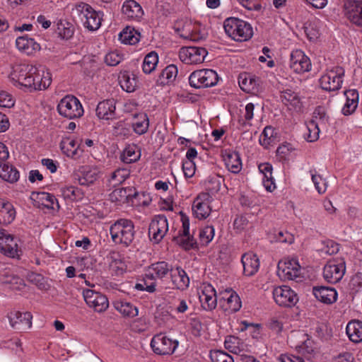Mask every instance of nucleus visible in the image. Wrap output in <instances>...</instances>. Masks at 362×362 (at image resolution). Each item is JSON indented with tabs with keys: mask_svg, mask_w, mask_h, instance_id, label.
Masks as SVG:
<instances>
[{
	"mask_svg": "<svg viewBox=\"0 0 362 362\" xmlns=\"http://www.w3.org/2000/svg\"><path fill=\"white\" fill-rule=\"evenodd\" d=\"M83 296L87 305L95 312H104L109 307L107 298L100 292L91 289H85L83 291Z\"/></svg>",
	"mask_w": 362,
	"mask_h": 362,
	"instance_id": "13",
	"label": "nucleus"
},
{
	"mask_svg": "<svg viewBox=\"0 0 362 362\" xmlns=\"http://www.w3.org/2000/svg\"><path fill=\"white\" fill-rule=\"evenodd\" d=\"M110 269L115 272L116 275L123 274L128 268L129 262L118 252L112 251L107 256Z\"/></svg>",
	"mask_w": 362,
	"mask_h": 362,
	"instance_id": "26",
	"label": "nucleus"
},
{
	"mask_svg": "<svg viewBox=\"0 0 362 362\" xmlns=\"http://www.w3.org/2000/svg\"><path fill=\"white\" fill-rule=\"evenodd\" d=\"M0 252L11 257L18 255L17 240L4 229L0 235Z\"/></svg>",
	"mask_w": 362,
	"mask_h": 362,
	"instance_id": "24",
	"label": "nucleus"
},
{
	"mask_svg": "<svg viewBox=\"0 0 362 362\" xmlns=\"http://www.w3.org/2000/svg\"><path fill=\"white\" fill-rule=\"evenodd\" d=\"M137 196H139V194H132L130 188H118L110 194V200L117 204H122L127 203L131 197H136Z\"/></svg>",
	"mask_w": 362,
	"mask_h": 362,
	"instance_id": "39",
	"label": "nucleus"
},
{
	"mask_svg": "<svg viewBox=\"0 0 362 362\" xmlns=\"http://www.w3.org/2000/svg\"><path fill=\"white\" fill-rule=\"evenodd\" d=\"M1 281L4 284L9 285V288L14 291H21L25 286L23 279L12 274H4L1 276Z\"/></svg>",
	"mask_w": 362,
	"mask_h": 362,
	"instance_id": "48",
	"label": "nucleus"
},
{
	"mask_svg": "<svg viewBox=\"0 0 362 362\" xmlns=\"http://www.w3.org/2000/svg\"><path fill=\"white\" fill-rule=\"evenodd\" d=\"M110 231L112 240L116 244L129 246L134 239V225L129 219L117 220L110 226Z\"/></svg>",
	"mask_w": 362,
	"mask_h": 362,
	"instance_id": "1",
	"label": "nucleus"
},
{
	"mask_svg": "<svg viewBox=\"0 0 362 362\" xmlns=\"http://www.w3.org/2000/svg\"><path fill=\"white\" fill-rule=\"evenodd\" d=\"M223 159L226 168L233 173H238L242 169V161L240 155L235 151H225Z\"/></svg>",
	"mask_w": 362,
	"mask_h": 362,
	"instance_id": "33",
	"label": "nucleus"
},
{
	"mask_svg": "<svg viewBox=\"0 0 362 362\" xmlns=\"http://www.w3.org/2000/svg\"><path fill=\"white\" fill-rule=\"evenodd\" d=\"M345 271V262L343 259H332L325 265L323 277L328 283L336 284L343 278Z\"/></svg>",
	"mask_w": 362,
	"mask_h": 362,
	"instance_id": "11",
	"label": "nucleus"
},
{
	"mask_svg": "<svg viewBox=\"0 0 362 362\" xmlns=\"http://www.w3.org/2000/svg\"><path fill=\"white\" fill-rule=\"evenodd\" d=\"M122 11L127 18L133 20L139 19L144 14L141 6L134 0H126L122 5Z\"/></svg>",
	"mask_w": 362,
	"mask_h": 362,
	"instance_id": "35",
	"label": "nucleus"
},
{
	"mask_svg": "<svg viewBox=\"0 0 362 362\" xmlns=\"http://www.w3.org/2000/svg\"><path fill=\"white\" fill-rule=\"evenodd\" d=\"M209 356L212 362H234L233 357L223 351H211Z\"/></svg>",
	"mask_w": 362,
	"mask_h": 362,
	"instance_id": "64",
	"label": "nucleus"
},
{
	"mask_svg": "<svg viewBox=\"0 0 362 362\" xmlns=\"http://www.w3.org/2000/svg\"><path fill=\"white\" fill-rule=\"evenodd\" d=\"M300 266L296 259H284L279 262L277 276L282 280H293L300 274Z\"/></svg>",
	"mask_w": 362,
	"mask_h": 362,
	"instance_id": "12",
	"label": "nucleus"
},
{
	"mask_svg": "<svg viewBox=\"0 0 362 362\" xmlns=\"http://www.w3.org/2000/svg\"><path fill=\"white\" fill-rule=\"evenodd\" d=\"M218 303L220 308L229 314L238 312L242 307L239 296L230 288L219 291Z\"/></svg>",
	"mask_w": 362,
	"mask_h": 362,
	"instance_id": "9",
	"label": "nucleus"
},
{
	"mask_svg": "<svg viewBox=\"0 0 362 362\" xmlns=\"http://www.w3.org/2000/svg\"><path fill=\"white\" fill-rule=\"evenodd\" d=\"M36 66L30 64H16L11 66L8 78L18 87L30 85V76L35 74Z\"/></svg>",
	"mask_w": 362,
	"mask_h": 362,
	"instance_id": "6",
	"label": "nucleus"
},
{
	"mask_svg": "<svg viewBox=\"0 0 362 362\" xmlns=\"http://www.w3.org/2000/svg\"><path fill=\"white\" fill-rule=\"evenodd\" d=\"M119 39L123 44L135 45L139 41L140 33L133 28L127 27L119 33Z\"/></svg>",
	"mask_w": 362,
	"mask_h": 362,
	"instance_id": "47",
	"label": "nucleus"
},
{
	"mask_svg": "<svg viewBox=\"0 0 362 362\" xmlns=\"http://www.w3.org/2000/svg\"><path fill=\"white\" fill-rule=\"evenodd\" d=\"M306 132L304 133V138L308 142L316 141L320 136V127L314 122H309L306 124Z\"/></svg>",
	"mask_w": 362,
	"mask_h": 362,
	"instance_id": "58",
	"label": "nucleus"
},
{
	"mask_svg": "<svg viewBox=\"0 0 362 362\" xmlns=\"http://www.w3.org/2000/svg\"><path fill=\"white\" fill-rule=\"evenodd\" d=\"M207 53L204 47H185L180 49L179 57L185 64H197L204 62Z\"/></svg>",
	"mask_w": 362,
	"mask_h": 362,
	"instance_id": "16",
	"label": "nucleus"
},
{
	"mask_svg": "<svg viewBox=\"0 0 362 362\" xmlns=\"http://www.w3.org/2000/svg\"><path fill=\"white\" fill-rule=\"evenodd\" d=\"M310 174L317 192L320 194L325 193L327 189V182L325 179L318 174L316 170H310Z\"/></svg>",
	"mask_w": 362,
	"mask_h": 362,
	"instance_id": "57",
	"label": "nucleus"
},
{
	"mask_svg": "<svg viewBox=\"0 0 362 362\" xmlns=\"http://www.w3.org/2000/svg\"><path fill=\"white\" fill-rule=\"evenodd\" d=\"M30 85L25 88L35 90H42L47 88L52 83L50 72L42 66H36L35 74L30 76Z\"/></svg>",
	"mask_w": 362,
	"mask_h": 362,
	"instance_id": "18",
	"label": "nucleus"
},
{
	"mask_svg": "<svg viewBox=\"0 0 362 362\" xmlns=\"http://www.w3.org/2000/svg\"><path fill=\"white\" fill-rule=\"evenodd\" d=\"M31 199L36 202L38 206H42L47 209H54L55 206L59 208V203L55 197L45 192H33Z\"/></svg>",
	"mask_w": 362,
	"mask_h": 362,
	"instance_id": "30",
	"label": "nucleus"
},
{
	"mask_svg": "<svg viewBox=\"0 0 362 362\" xmlns=\"http://www.w3.org/2000/svg\"><path fill=\"white\" fill-rule=\"evenodd\" d=\"M191 86L196 88L211 87L218 82V75L212 69H200L193 71L189 77Z\"/></svg>",
	"mask_w": 362,
	"mask_h": 362,
	"instance_id": "8",
	"label": "nucleus"
},
{
	"mask_svg": "<svg viewBox=\"0 0 362 362\" xmlns=\"http://www.w3.org/2000/svg\"><path fill=\"white\" fill-rule=\"evenodd\" d=\"M346 101L342 107L341 113L345 116L354 114L358 107L359 95L356 89H349L344 92Z\"/></svg>",
	"mask_w": 362,
	"mask_h": 362,
	"instance_id": "28",
	"label": "nucleus"
},
{
	"mask_svg": "<svg viewBox=\"0 0 362 362\" xmlns=\"http://www.w3.org/2000/svg\"><path fill=\"white\" fill-rule=\"evenodd\" d=\"M346 334L354 343H358L362 341V322L353 320L349 322L346 327Z\"/></svg>",
	"mask_w": 362,
	"mask_h": 362,
	"instance_id": "43",
	"label": "nucleus"
},
{
	"mask_svg": "<svg viewBox=\"0 0 362 362\" xmlns=\"http://www.w3.org/2000/svg\"><path fill=\"white\" fill-rule=\"evenodd\" d=\"M58 113L69 119L81 117L83 115V108L79 100L71 95L60 100L57 107Z\"/></svg>",
	"mask_w": 362,
	"mask_h": 362,
	"instance_id": "5",
	"label": "nucleus"
},
{
	"mask_svg": "<svg viewBox=\"0 0 362 362\" xmlns=\"http://www.w3.org/2000/svg\"><path fill=\"white\" fill-rule=\"evenodd\" d=\"M241 261L243 265V272L246 276H252L258 271L259 262L255 254L246 253L243 255Z\"/></svg>",
	"mask_w": 362,
	"mask_h": 362,
	"instance_id": "36",
	"label": "nucleus"
},
{
	"mask_svg": "<svg viewBox=\"0 0 362 362\" xmlns=\"http://www.w3.org/2000/svg\"><path fill=\"white\" fill-rule=\"evenodd\" d=\"M172 267L165 262H158L152 264L146 270L150 276H153L156 279H163L169 272Z\"/></svg>",
	"mask_w": 362,
	"mask_h": 362,
	"instance_id": "38",
	"label": "nucleus"
},
{
	"mask_svg": "<svg viewBox=\"0 0 362 362\" xmlns=\"http://www.w3.org/2000/svg\"><path fill=\"white\" fill-rule=\"evenodd\" d=\"M199 300L202 307L205 310H213L217 305L218 296L214 286L209 284H204L199 293Z\"/></svg>",
	"mask_w": 362,
	"mask_h": 362,
	"instance_id": "22",
	"label": "nucleus"
},
{
	"mask_svg": "<svg viewBox=\"0 0 362 362\" xmlns=\"http://www.w3.org/2000/svg\"><path fill=\"white\" fill-rule=\"evenodd\" d=\"M134 132L142 135L147 132L149 127V119L146 114L140 113L134 116L132 124Z\"/></svg>",
	"mask_w": 362,
	"mask_h": 362,
	"instance_id": "45",
	"label": "nucleus"
},
{
	"mask_svg": "<svg viewBox=\"0 0 362 362\" xmlns=\"http://www.w3.org/2000/svg\"><path fill=\"white\" fill-rule=\"evenodd\" d=\"M277 80L276 88L279 93V100L288 110L296 112L300 111L303 102L299 93L291 88L287 79Z\"/></svg>",
	"mask_w": 362,
	"mask_h": 362,
	"instance_id": "2",
	"label": "nucleus"
},
{
	"mask_svg": "<svg viewBox=\"0 0 362 362\" xmlns=\"http://www.w3.org/2000/svg\"><path fill=\"white\" fill-rule=\"evenodd\" d=\"M344 16L352 24L362 28V1L346 0L343 5Z\"/></svg>",
	"mask_w": 362,
	"mask_h": 362,
	"instance_id": "19",
	"label": "nucleus"
},
{
	"mask_svg": "<svg viewBox=\"0 0 362 362\" xmlns=\"http://www.w3.org/2000/svg\"><path fill=\"white\" fill-rule=\"evenodd\" d=\"M192 27V23H187L185 25L182 33L180 34V37L192 41H199L205 38L204 33L191 29Z\"/></svg>",
	"mask_w": 362,
	"mask_h": 362,
	"instance_id": "54",
	"label": "nucleus"
},
{
	"mask_svg": "<svg viewBox=\"0 0 362 362\" xmlns=\"http://www.w3.org/2000/svg\"><path fill=\"white\" fill-rule=\"evenodd\" d=\"M80 144L78 141L72 137L63 138L60 143L62 152L68 157L76 158L78 156Z\"/></svg>",
	"mask_w": 362,
	"mask_h": 362,
	"instance_id": "37",
	"label": "nucleus"
},
{
	"mask_svg": "<svg viewBox=\"0 0 362 362\" xmlns=\"http://www.w3.org/2000/svg\"><path fill=\"white\" fill-rule=\"evenodd\" d=\"M115 108L114 100H103L96 107V115L100 119H112L115 117Z\"/></svg>",
	"mask_w": 362,
	"mask_h": 362,
	"instance_id": "32",
	"label": "nucleus"
},
{
	"mask_svg": "<svg viewBox=\"0 0 362 362\" xmlns=\"http://www.w3.org/2000/svg\"><path fill=\"white\" fill-rule=\"evenodd\" d=\"M141 153L137 151L136 146H127L121 156V159L126 163H131L138 160Z\"/></svg>",
	"mask_w": 362,
	"mask_h": 362,
	"instance_id": "56",
	"label": "nucleus"
},
{
	"mask_svg": "<svg viewBox=\"0 0 362 362\" xmlns=\"http://www.w3.org/2000/svg\"><path fill=\"white\" fill-rule=\"evenodd\" d=\"M177 72L176 66L173 64L167 66L160 74V83H168L173 81L177 75Z\"/></svg>",
	"mask_w": 362,
	"mask_h": 362,
	"instance_id": "59",
	"label": "nucleus"
},
{
	"mask_svg": "<svg viewBox=\"0 0 362 362\" xmlns=\"http://www.w3.org/2000/svg\"><path fill=\"white\" fill-rule=\"evenodd\" d=\"M82 192L79 188L74 186H65L61 188V192L65 199L74 200L80 198Z\"/></svg>",
	"mask_w": 362,
	"mask_h": 362,
	"instance_id": "63",
	"label": "nucleus"
},
{
	"mask_svg": "<svg viewBox=\"0 0 362 362\" xmlns=\"http://www.w3.org/2000/svg\"><path fill=\"white\" fill-rule=\"evenodd\" d=\"M182 228L179 230L177 235L173 237L174 241L186 250L194 247L196 242L189 234V221L187 217L182 218Z\"/></svg>",
	"mask_w": 362,
	"mask_h": 362,
	"instance_id": "23",
	"label": "nucleus"
},
{
	"mask_svg": "<svg viewBox=\"0 0 362 362\" xmlns=\"http://www.w3.org/2000/svg\"><path fill=\"white\" fill-rule=\"evenodd\" d=\"M179 342L177 339L168 337L163 334L155 335L151 341L153 352L158 355H170L177 349Z\"/></svg>",
	"mask_w": 362,
	"mask_h": 362,
	"instance_id": "10",
	"label": "nucleus"
},
{
	"mask_svg": "<svg viewBox=\"0 0 362 362\" xmlns=\"http://www.w3.org/2000/svg\"><path fill=\"white\" fill-rule=\"evenodd\" d=\"M295 148L291 144L285 143L281 144L276 149V157L280 161L288 160Z\"/></svg>",
	"mask_w": 362,
	"mask_h": 362,
	"instance_id": "60",
	"label": "nucleus"
},
{
	"mask_svg": "<svg viewBox=\"0 0 362 362\" xmlns=\"http://www.w3.org/2000/svg\"><path fill=\"white\" fill-rule=\"evenodd\" d=\"M329 118L325 108L318 106L314 110L313 119L310 122L317 123L319 127H325L329 122Z\"/></svg>",
	"mask_w": 362,
	"mask_h": 362,
	"instance_id": "55",
	"label": "nucleus"
},
{
	"mask_svg": "<svg viewBox=\"0 0 362 362\" xmlns=\"http://www.w3.org/2000/svg\"><path fill=\"white\" fill-rule=\"evenodd\" d=\"M32 318L29 312L12 311L8 315L11 327L20 332L26 331L32 327Z\"/></svg>",
	"mask_w": 362,
	"mask_h": 362,
	"instance_id": "20",
	"label": "nucleus"
},
{
	"mask_svg": "<svg viewBox=\"0 0 362 362\" xmlns=\"http://www.w3.org/2000/svg\"><path fill=\"white\" fill-rule=\"evenodd\" d=\"M168 230V222L166 216L164 215L156 216L151 221L149 228L148 235L151 240L155 243H160L166 235Z\"/></svg>",
	"mask_w": 362,
	"mask_h": 362,
	"instance_id": "15",
	"label": "nucleus"
},
{
	"mask_svg": "<svg viewBox=\"0 0 362 362\" xmlns=\"http://www.w3.org/2000/svg\"><path fill=\"white\" fill-rule=\"evenodd\" d=\"M15 218V211L11 203L0 199V223L8 224Z\"/></svg>",
	"mask_w": 362,
	"mask_h": 362,
	"instance_id": "46",
	"label": "nucleus"
},
{
	"mask_svg": "<svg viewBox=\"0 0 362 362\" xmlns=\"http://www.w3.org/2000/svg\"><path fill=\"white\" fill-rule=\"evenodd\" d=\"M78 182L81 185L89 186L100 177V169L95 165L82 166L79 169Z\"/></svg>",
	"mask_w": 362,
	"mask_h": 362,
	"instance_id": "25",
	"label": "nucleus"
},
{
	"mask_svg": "<svg viewBox=\"0 0 362 362\" xmlns=\"http://www.w3.org/2000/svg\"><path fill=\"white\" fill-rule=\"evenodd\" d=\"M113 305L115 310L125 317H134L138 315V308L127 300H116L114 302Z\"/></svg>",
	"mask_w": 362,
	"mask_h": 362,
	"instance_id": "41",
	"label": "nucleus"
},
{
	"mask_svg": "<svg viewBox=\"0 0 362 362\" xmlns=\"http://www.w3.org/2000/svg\"><path fill=\"white\" fill-rule=\"evenodd\" d=\"M320 21L316 18H312L306 21L304 24V31L310 41H315L320 37Z\"/></svg>",
	"mask_w": 362,
	"mask_h": 362,
	"instance_id": "44",
	"label": "nucleus"
},
{
	"mask_svg": "<svg viewBox=\"0 0 362 362\" xmlns=\"http://www.w3.org/2000/svg\"><path fill=\"white\" fill-rule=\"evenodd\" d=\"M158 63V54L152 51L147 54L142 64V70L146 74H149L152 71H153Z\"/></svg>",
	"mask_w": 362,
	"mask_h": 362,
	"instance_id": "52",
	"label": "nucleus"
},
{
	"mask_svg": "<svg viewBox=\"0 0 362 362\" xmlns=\"http://www.w3.org/2000/svg\"><path fill=\"white\" fill-rule=\"evenodd\" d=\"M225 348L230 352L240 354L245 349V344L238 338L234 336H228L224 341Z\"/></svg>",
	"mask_w": 362,
	"mask_h": 362,
	"instance_id": "49",
	"label": "nucleus"
},
{
	"mask_svg": "<svg viewBox=\"0 0 362 362\" xmlns=\"http://www.w3.org/2000/svg\"><path fill=\"white\" fill-rule=\"evenodd\" d=\"M313 295L320 302L325 304H332L337 300V291L330 287L319 286L314 287L313 290Z\"/></svg>",
	"mask_w": 362,
	"mask_h": 362,
	"instance_id": "31",
	"label": "nucleus"
},
{
	"mask_svg": "<svg viewBox=\"0 0 362 362\" xmlns=\"http://www.w3.org/2000/svg\"><path fill=\"white\" fill-rule=\"evenodd\" d=\"M273 299L281 307H292L298 300L297 294L288 286L276 287L273 290Z\"/></svg>",
	"mask_w": 362,
	"mask_h": 362,
	"instance_id": "17",
	"label": "nucleus"
},
{
	"mask_svg": "<svg viewBox=\"0 0 362 362\" xmlns=\"http://www.w3.org/2000/svg\"><path fill=\"white\" fill-rule=\"evenodd\" d=\"M212 200V197L209 192H202L197 195L192 204L194 216L198 219L206 218L211 211L210 204Z\"/></svg>",
	"mask_w": 362,
	"mask_h": 362,
	"instance_id": "14",
	"label": "nucleus"
},
{
	"mask_svg": "<svg viewBox=\"0 0 362 362\" xmlns=\"http://www.w3.org/2000/svg\"><path fill=\"white\" fill-rule=\"evenodd\" d=\"M122 88L128 93L134 91L136 81L134 77L129 74H123L119 81Z\"/></svg>",
	"mask_w": 362,
	"mask_h": 362,
	"instance_id": "62",
	"label": "nucleus"
},
{
	"mask_svg": "<svg viewBox=\"0 0 362 362\" xmlns=\"http://www.w3.org/2000/svg\"><path fill=\"white\" fill-rule=\"evenodd\" d=\"M258 170L261 175L262 185L267 192H272V164L269 162L259 163Z\"/></svg>",
	"mask_w": 362,
	"mask_h": 362,
	"instance_id": "42",
	"label": "nucleus"
},
{
	"mask_svg": "<svg viewBox=\"0 0 362 362\" xmlns=\"http://www.w3.org/2000/svg\"><path fill=\"white\" fill-rule=\"evenodd\" d=\"M238 83L240 88L245 92H253L257 89V80L247 73H243L239 75Z\"/></svg>",
	"mask_w": 362,
	"mask_h": 362,
	"instance_id": "50",
	"label": "nucleus"
},
{
	"mask_svg": "<svg viewBox=\"0 0 362 362\" xmlns=\"http://www.w3.org/2000/svg\"><path fill=\"white\" fill-rule=\"evenodd\" d=\"M74 12L88 30H96L100 28L102 14L95 11L90 5L81 2L76 6Z\"/></svg>",
	"mask_w": 362,
	"mask_h": 362,
	"instance_id": "4",
	"label": "nucleus"
},
{
	"mask_svg": "<svg viewBox=\"0 0 362 362\" xmlns=\"http://www.w3.org/2000/svg\"><path fill=\"white\" fill-rule=\"evenodd\" d=\"M170 274L172 283L176 288L184 290L189 286V278L182 268L172 267Z\"/></svg>",
	"mask_w": 362,
	"mask_h": 362,
	"instance_id": "34",
	"label": "nucleus"
},
{
	"mask_svg": "<svg viewBox=\"0 0 362 362\" xmlns=\"http://www.w3.org/2000/svg\"><path fill=\"white\" fill-rule=\"evenodd\" d=\"M215 229L211 226H207L199 231V238L202 245H207L214 238Z\"/></svg>",
	"mask_w": 362,
	"mask_h": 362,
	"instance_id": "61",
	"label": "nucleus"
},
{
	"mask_svg": "<svg viewBox=\"0 0 362 362\" xmlns=\"http://www.w3.org/2000/svg\"><path fill=\"white\" fill-rule=\"evenodd\" d=\"M344 70L341 66H335L327 70L320 78L321 88L327 91H336L341 88Z\"/></svg>",
	"mask_w": 362,
	"mask_h": 362,
	"instance_id": "7",
	"label": "nucleus"
},
{
	"mask_svg": "<svg viewBox=\"0 0 362 362\" xmlns=\"http://www.w3.org/2000/svg\"><path fill=\"white\" fill-rule=\"evenodd\" d=\"M291 338L299 339L298 344L295 346L299 354L308 356L314 351L313 341L309 339L304 332H294L291 334Z\"/></svg>",
	"mask_w": 362,
	"mask_h": 362,
	"instance_id": "27",
	"label": "nucleus"
},
{
	"mask_svg": "<svg viewBox=\"0 0 362 362\" xmlns=\"http://www.w3.org/2000/svg\"><path fill=\"white\" fill-rule=\"evenodd\" d=\"M156 279L153 276H150L148 274V271L146 270L143 279L136 284L135 288L139 291H145L148 293H153L156 291Z\"/></svg>",
	"mask_w": 362,
	"mask_h": 362,
	"instance_id": "51",
	"label": "nucleus"
},
{
	"mask_svg": "<svg viewBox=\"0 0 362 362\" xmlns=\"http://www.w3.org/2000/svg\"><path fill=\"white\" fill-rule=\"evenodd\" d=\"M223 28L227 35L235 41H246L253 34L252 28L250 23L236 18L226 19Z\"/></svg>",
	"mask_w": 362,
	"mask_h": 362,
	"instance_id": "3",
	"label": "nucleus"
},
{
	"mask_svg": "<svg viewBox=\"0 0 362 362\" xmlns=\"http://www.w3.org/2000/svg\"><path fill=\"white\" fill-rule=\"evenodd\" d=\"M19 176V172L15 168L8 165L5 160H0V177L13 183L18 181Z\"/></svg>",
	"mask_w": 362,
	"mask_h": 362,
	"instance_id": "40",
	"label": "nucleus"
},
{
	"mask_svg": "<svg viewBox=\"0 0 362 362\" xmlns=\"http://www.w3.org/2000/svg\"><path fill=\"white\" fill-rule=\"evenodd\" d=\"M16 45L20 52L27 55H33L40 51L41 48L40 44L35 42L34 39L28 37L27 35L17 37Z\"/></svg>",
	"mask_w": 362,
	"mask_h": 362,
	"instance_id": "29",
	"label": "nucleus"
},
{
	"mask_svg": "<svg viewBox=\"0 0 362 362\" xmlns=\"http://www.w3.org/2000/svg\"><path fill=\"white\" fill-rule=\"evenodd\" d=\"M290 67L296 73L303 74L311 69V62L303 51L296 49L291 54Z\"/></svg>",
	"mask_w": 362,
	"mask_h": 362,
	"instance_id": "21",
	"label": "nucleus"
},
{
	"mask_svg": "<svg viewBox=\"0 0 362 362\" xmlns=\"http://www.w3.org/2000/svg\"><path fill=\"white\" fill-rule=\"evenodd\" d=\"M129 176V170L126 168H118L115 170L108 179L110 186L115 187L122 182Z\"/></svg>",
	"mask_w": 362,
	"mask_h": 362,
	"instance_id": "53",
	"label": "nucleus"
}]
</instances>
